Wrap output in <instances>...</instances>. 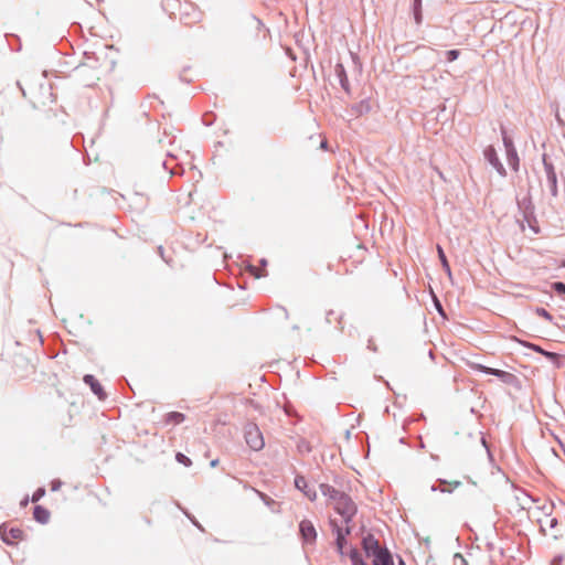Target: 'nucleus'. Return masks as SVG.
Masks as SVG:
<instances>
[{"label":"nucleus","mask_w":565,"mask_h":565,"mask_svg":"<svg viewBox=\"0 0 565 565\" xmlns=\"http://www.w3.org/2000/svg\"><path fill=\"white\" fill-rule=\"evenodd\" d=\"M333 503L334 510L343 518L344 523L349 524L358 511L356 504L350 495L344 492H342Z\"/></svg>","instance_id":"f257e3e1"},{"label":"nucleus","mask_w":565,"mask_h":565,"mask_svg":"<svg viewBox=\"0 0 565 565\" xmlns=\"http://www.w3.org/2000/svg\"><path fill=\"white\" fill-rule=\"evenodd\" d=\"M244 435H245V441L252 450L258 451L264 448L265 443H264L263 434L256 424H254V423L246 424V426L244 428Z\"/></svg>","instance_id":"f03ea898"},{"label":"nucleus","mask_w":565,"mask_h":565,"mask_svg":"<svg viewBox=\"0 0 565 565\" xmlns=\"http://www.w3.org/2000/svg\"><path fill=\"white\" fill-rule=\"evenodd\" d=\"M470 367L475 371L493 375L505 384H513L516 381V376L514 374L503 370L489 367L480 363H471Z\"/></svg>","instance_id":"7ed1b4c3"},{"label":"nucleus","mask_w":565,"mask_h":565,"mask_svg":"<svg viewBox=\"0 0 565 565\" xmlns=\"http://www.w3.org/2000/svg\"><path fill=\"white\" fill-rule=\"evenodd\" d=\"M544 171L546 174V181L550 186V192L553 198L558 195V186H557V174L554 168V164L548 161L547 156L543 154L542 158Z\"/></svg>","instance_id":"20e7f679"},{"label":"nucleus","mask_w":565,"mask_h":565,"mask_svg":"<svg viewBox=\"0 0 565 565\" xmlns=\"http://www.w3.org/2000/svg\"><path fill=\"white\" fill-rule=\"evenodd\" d=\"M0 537L7 545H13L15 541L24 539V532L19 527H10L8 523L0 525Z\"/></svg>","instance_id":"39448f33"},{"label":"nucleus","mask_w":565,"mask_h":565,"mask_svg":"<svg viewBox=\"0 0 565 565\" xmlns=\"http://www.w3.org/2000/svg\"><path fill=\"white\" fill-rule=\"evenodd\" d=\"M484 159L494 168V170L498 172L501 177H507V170L504 166L502 164L497 150L493 146H488L483 150Z\"/></svg>","instance_id":"423d86ee"},{"label":"nucleus","mask_w":565,"mask_h":565,"mask_svg":"<svg viewBox=\"0 0 565 565\" xmlns=\"http://www.w3.org/2000/svg\"><path fill=\"white\" fill-rule=\"evenodd\" d=\"M299 534L305 544H313L317 540V531L315 525L309 520H302L299 523Z\"/></svg>","instance_id":"0eeeda50"},{"label":"nucleus","mask_w":565,"mask_h":565,"mask_svg":"<svg viewBox=\"0 0 565 565\" xmlns=\"http://www.w3.org/2000/svg\"><path fill=\"white\" fill-rule=\"evenodd\" d=\"M362 548L367 557L382 551L385 546H382L377 539L372 533H367L362 539Z\"/></svg>","instance_id":"6e6552de"},{"label":"nucleus","mask_w":565,"mask_h":565,"mask_svg":"<svg viewBox=\"0 0 565 565\" xmlns=\"http://www.w3.org/2000/svg\"><path fill=\"white\" fill-rule=\"evenodd\" d=\"M295 487L301 491L310 501H315L317 499V491L309 487L303 476L297 475L295 477Z\"/></svg>","instance_id":"1a4fd4ad"},{"label":"nucleus","mask_w":565,"mask_h":565,"mask_svg":"<svg viewBox=\"0 0 565 565\" xmlns=\"http://www.w3.org/2000/svg\"><path fill=\"white\" fill-rule=\"evenodd\" d=\"M85 384H87L92 392L100 399L104 401L107 397L102 384L97 381V379L92 374H86L83 377Z\"/></svg>","instance_id":"9d476101"},{"label":"nucleus","mask_w":565,"mask_h":565,"mask_svg":"<svg viewBox=\"0 0 565 565\" xmlns=\"http://www.w3.org/2000/svg\"><path fill=\"white\" fill-rule=\"evenodd\" d=\"M518 206L522 211L523 218L531 224V220L534 218V205L531 201V198H523L522 200L518 201Z\"/></svg>","instance_id":"9b49d317"},{"label":"nucleus","mask_w":565,"mask_h":565,"mask_svg":"<svg viewBox=\"0 0 565 565\" xmlns=\"http://www.w3.org/2000/svg\"><path fill=\"white\" fill-rule=\"evenodd\" d=\"M334 74L340 83V86L342 87V89L347 93V94H350L351 93V87H350V83H349V78H348V75H347V71L343 66L342 63H337L335 66H334Z\"/></svg>","instance_id":"f8f14e48"},{"label":"nucleus","mask_w":565,"mask_h":565,"mask_svg":"<svg viewBox=\"0 0 565 565\" xmlns=\"http://www.w3.org/2000/svg\"><path fill=\"white\" fill-rule=\"evenodd\" d=\"M373 565H394L392 553L387 547L371 556Z\"/></svg>","instance_id":"ddd939ff"},{"label":"nucleus","mask_w":565,"mask_h":565,"mask_svg":"<svg viewBox=\"0 0 565 565\" xmlns=\"http://www.w3.org/2000/svg\"><path fill=\"white\" fill-rule=\"evenodd\" d=\"M33 518L36 522L46 524L50 521V511L42 505H35L33 509Z\"/></svg>","instance_id":"4468645a"},{"label":"nucleus","mask_w":565,"mask_h":565,"mask_svg":"<svg viewBox=\"0 0 565 565\" xmlns=\"http://www.w3.org/2000/svg\"><path fill=\"white\" fill-rule=\"evenodd\" d=\"M526 347L529 349H531L532 351L534 352H537L540 354H542L543 356H545L547 360L554 362V363H557L558 360H559V355L555 352H550V351H546L544 350L543 348H541L540 345L537 344H534V343H529L526 344Z\"/></svg>","instance_id":"2eb2a0df"},{"label":"nucleus","mask_w":565,"mask_h":565,"mask_svg":"<svg viewBox=\"0 0 565 565\" xmlns=\"http://www.w3.org/2000/svg\"><path fill=\"white\" fill-rule=\"evenodd\" d=\"M370 110H371V106H370L369 100H366V99L361 100L358 104H354L350 109L351 114L356 117L367 114Z\"/></svg>","instance_id":"dca6fc26"},{"label":"nucleus","mask_w":565,"mask_h":565,"mask_svg":"<svg viewBox=\"0 0 565 565\" xmlns=\"http://www.w3.org/2000/svg\"><path fill=\"white\" fill-rule=\"evenodd\" d=\"M319 489L324 497H328L332 502L338 499L342 491L337 490L330 484L320 483Z\"/></svg>","instance_id":"f3484780"},{"label":"nucleus","mask_w":565,"mask_h":565,"mask_svg":"<svg viewBox=\"0 0 565 565\" xmlns=\"http://www.w3.org/2000/svg\"><path fill=\"white\" fill-rule=\"evenodd\" d=\"M437 482L440 483V484H448V486H450V488H445V487L444 488H439L436 484H433L431 488H430V490L433 492L440 491L443 493H446V492L447 493H451L455 488H458L461 484L460 481L448 482L445 479H438Z\"/></svg>","instance_id":"a211bd4d"},{"label":"nucleus","mask_w":565,"mask_h":565,"mask_svg":"<svg viewBox=\"0 0 565 565\" xmlns=\"http://www.w3.org/2000/svg\"><path fill=\"white\" fill-rule=\"evenodd\" d=\"M185 419V415L180 412H170L166 415L164 422L166 424L179 425L183 423Z\"/></svg>","instance_id":"6ab92c4d"},{"label":"nucleus","mask_w":565,"mask_h":565,"mask_svg":"<svg viewBox=\"0 0 565 565\" xmlns=\"http://www.w3.org/2000/svg\"><path fill=\"white\" fill-rule=\"evenodd\" d=\"M507 161L508 164L514 170L518 171L520 167V159L516 149L515 150H509L507 152Z\"/></svg>","instance_id":"aec40b11"},{"label":"nucleus","mask_w":565,"mask_h":565,"mask_svg":"<svg viewBox=\"0 0 565 565\" xmlns=\"http://www.w3.org/2000/svg\"><path fill=\"white\" fill-rule=\"evenodd\" d=\"M413 13H414V20H415L416 24H420L423 21L422 0L413 1Z\"/></svg>","instance_id":"412c9836"},{"label":"nucleus","mask_w":565,"mask_h":565,"mask_svg":"<svg viewBox=\"0 0 565 565\" xmlns=\"http://www.w3.org/2000/svg\"><path fill=\"white\" fill-rule=\"evenodd\" d=\"M349 557L351 559L352 565H367L363 561V558L356 547H352L350 550Z\"/></svg>","instance_id":"4be33fe9"},{"label":"nucleus","mask_w":565,"mask_h":565,"mask_svg":"<svg viewBox=\"0 0 565 565\" xmlns=\"http://www.w3.org/2000/svg\"><path fill=\"white\" fill-rule=\"evenodd\" d=\"M296 448L300 455H307L312 450L310 443L305 438H300L297 441Z\"/></svg>","instance_id":"5701e85b"},{"label":"nucleus","mask_w":565,"mask_h":565,"mask_svg":"<svg viewBox=\"0 0 565 565\" xmlns=\"http://www.w3.org/2000/svg\"><path fill=\"white\" fill-rule=\"evenodd\" d=\"M437 249H438V257H439L440 263L443 265V269L450 277L451 276V269H450V265H449V263L447 260L446 254H445L444 249L439 245L437 246Z\"/></svg>","instance_id":"b1692460"},{"label":"nucleus","mask_w":565,"mask_h":565,"mask_svg":"<svg viewBox=\"0 0 565 565\" xmlns=\"http://www.w3.org/2000/svg\"><path fill=\"white\" fill-rule=\"evenodd\" d=\"M501 135H502V141L505 148V152L509 150H515L514 143L512 138H510L507 134V130L504 127H501Z\"/></svg>","instance_id":"393cba45"},{"label":"nucleus","mask_w":565,"mask_h":565,"mask_svg":"<svg viewBox=\"0 0 565 565\" xmlns=\"http://www.w3.org/2000/svg\"><path fill=\"white\" fill-rule=\"evenodd\" d=\"M535 313L550 322L553 321V316L543 307H536Z\"/></svg>","instance_id":"a878e982"},{"label":"nucleus","mask_w":565,"mask_h":565,"mask_svg":"<svg viewBox=\"0 0 565 565\" xmlns=\"http://www.w3.org/2000/svg\"><path fill=\"white\" fill-rule=\"evenodd\" d=\"M175 459L178 462H180L186 467H190L192 465L191 459L182 452H177Z\"/></svg>","instance_id":"bb28decb"},{"label":"nucleus","mask_w":565,"mask_h":565,"mask_svg":"<svg viewBox=\"0 0 565 565\" xmlns=\"http://www.w3.org/2000/svg\"><path fill=\"white\" fill-rule=\"evenodd\" d=\"M552 289L557 295H565V282H563V281H555V282L552 284Z\"/></svg>","instance_id":"cd10ccee"},{"label":"nucleus","mask_w":565,"mask_h":565,"mask_svg":"<svg viewBox=\"0 0 565 565\" xmlns=\"http://www.w3.org/2000/svg\"><path fill=\"white\" fill-rule=\"evenodd\" d=\"M44 495H45V489H44L43 487H40V488H38V489L34 491V493H33V495H32L31 500H32V502H38V501H40Z\"/></svg>","instance_id":"c85d7f7f"},{"label":"nucleus","mask_w":565,"mask_h":565,"mask_svg":"<svg viewBox=\"0 0 565 565\" xmlns=\"http://www.w3.org/2000/svg\"><path fill=\"white\" fill-rule=\"evenodd\" d=\"M460 55V51L459 50H449L446 52V58L448 62H454L456 61Z\"/></svg>","instance_id":"c756f323"},{"label":"nucleus","mask_w":565,"mask_h":565,"mask_svg":"<svg viewBox=\"0 0 565 565\" xmlns=\"http://www.w3.org/2000/svg\"><path fill=\"white\" fill-rule=\"evenodd\" d=\"M259 498L263 500V502L267 505V507H271L274 504H276L275 500L271 499L270 497H268L267 494L263 493V492H259L257 491Z\"/></svg>","instance_id":"7c9ffc66"},{"label":"nucleus","mask_w":565,"mask_h":565,"mask_svg":"<svg viewBox=\"0 0 565 565\" xmlns=\"http://www.w3.org/2000/svg\"><path fill=\"white\" fill-rule=\"evenodd\" d=\"M330 525L332 526V531L335 534V537H338V535H343V527L339 526L337 521L331 520Z\"/></svg>","instance_id":"2f4dec72"},{"label":"nucleus","mask_w":565,"mask_h":565,"mask_svg":"<svg viewBox=\"0 0 565 565\" xmlns=\"http://www.w3.org/2000/svg\"><path fill=\"white\" fill-rule=\"evenodd\" d=\"M558 524V521L556 518H550L546 520V526L550 529V530H553L556 527V525Z\"/></svg>","instance_id":"473e14b6"},{"label":"nucleus","mask_w":565,"mask_h":565,"mask_svg":"<svg viewBox=\"0 0 565 565\" xmlns=\"http://www.w3.org/2000/svg\"><path fill=\"white\" fill-rule=\"evenodd\" d=\"M347 543L348 541L345 536L338 535V537H335V546H345Z\"/></svg>","instance_id":"72a5a7b5"},{"label":"nucleus","mask_w":565,"mask_h":565,"mask_svg":"<svg viewBox=\"0 0 565 565\" xmlns=\"http://www.w3.org/2000/svg\"><path fill=\"white\" fill-rule=\"evenodd\" d=\"M62 486V481L58 480V479H55L51 482V490L52 491H57Z\"/></svg>","instance_id":"f704fd0d"},{"label":"nucleus","mask_w":565,"mask_h":565,"mask_svg":"<svg viewBox=\"0 0 565 565\" xmlns=\"http://www.w3.org/2000/svg\"><path fill=\"white\" fill-rule=\"evenodd\" d=\"M198 18H199V13H196V12H195V13H194V19H193V20L188 21L186 17H183V15L180 18V20H181V22H182L183 24L188 25V24H191V23L195 22V21L198 20Z\"/></svg>","instance_id":"c9c22d12"},{"label":"nucleus","mask_w":565,"mask_h":565,"mask_svg":"<svg viewBox=\"0 0 565 565\" xmlns=\"http://www.w3.org/2000/svg\"><path fill=\"white\" fill-rule=\"evenodd\" d=\"M367 349H369V350H371V351H373V352H376V351H377V348H376V345H375V343H374V340H373L372 338H371V339H369V341H367Z\"/></svg>","instance_id":"e433bc0d"},{"label":"nucleus","mask_w":565,"mask_h":565,"mask_svg":"<svg viewBox=\"0 0 565 565\" xmlns=\"http://www.w3.org/2000/svg\"><path fill=\"white\" fill-rule=\"evenodd\" d=\"M352 532V527L350 526V523L345 525V527L343 529V536H348L350 535Z\"/></svg>","instance_id":"4c0bfd02"},{"label":"nucleus","mask_w":565,"mask_h":565,"mask_svg":"<svg viewBox=\"0 0 565 565\" xmlns=\"http://www.w3.org/2000/svg\"><path fill=\"white\" fill-rule=\"evenodd\" d=\"M162 167L166 169V170H169L171 174H177L179 173L175 169H169L168 166H167V161H163L162 162Z\"/></svg>","instance_id":"58836bf2"},{"label":"nucleus","mask_w":565,"mask_h":565,"mask_svg":"<svg viewBox=\"0 0 565 565\" xmlns=\"http://www.w3.org/2000/svg\"><path fill=\"white\" fill-rule=\"evenodd\" d=\"M436 308H437L438 312H439L441 316H444V309H443V306H441V303H440L438 300H436Z\"/></svg>","instance_id":"ea45409f"},{"label":"nucleus","mask_w":565,"mask_h":565,"mask_svg":"<svg viewBox=\"0 0 565 565\" xmlns=\"http://www.w3.org/2000/svg\"><path fill=\"white\" fill-rule=\"evenodd\" d=\"M333 315H334V311H333V310H329V311L327 312V317H326L327 322H329V323L331 322V319H332V316H333Z\"/></svg>","instance_id":"a19ab883"},{"label":"nucleus","mask_w":565,"mask_h":565,"mask_svg":"<svg viewBox=\"0 0 565 565\" xmlns=\"http://www.w3.org/2000/svg\"><path fill=\"white\" fill-rule=\"evenodd\" d=\"M252 273L255 277L260 278L264 274L259 273L257 268L253 267Z\"/></svg>","instance_id":"79ce46f5"},{"label":"nucleus","mask_w":565,"mask_h":565,"mask_svg":"<svg viewBox=\"0 0 565 565\" xmlns=\"http://www.w3.org/2000/svg\"><path fill=\"white\" fill-rule=\"evenodd\" d=\"M29 503V497H25L22 499V501L20 502L21 507H26Z\"/></svg>","instance_id":"37998d69"},{"label":"nucleus","mask_w":565,"mask_h":565,"mask_svg":"<svg viewBox=\"0 0 565 565\" xmlns=\"http://www.w3.org/2000/svg\"><path fill=\"white\" fill-rule=\"evenodd\" d=\"M337 551L341 556L344 555V546H337Z\"/></svg>","instance_id":"c03bdc74"},{"label":"nucleus","mask_w":565,"mask_h":565,"mask_svg":"<svg viewBox=\"0 0 565 565\" xmlns=\"http://www.w3.org/2000/svg\"><path fill=\"white\" fill-rule=\"evenodd\" d=\"M217 465H218V459H213V460L210 462V466H211L212 468H215Z\"/></svg>","instance_id":"a18cd8bd"},{"label":"nucleus","mask_w":565,"mask_h":565,"mask_svg":"<svg viewBox=\"0 0 565 565\" xmlns=\"http://www.w3.org/2000/svg\"><path fill=\"white\" fill-rule=\"evenodd\" d=\"M556 120L559 125L565 126V122L563 121L558 114L556 115Z\"/></svg>","instance_id":"49530a36"},{"label":"nucleus","mask_w":565,"mask_h":565,"mask_svg":"<svg viewBox=\"0 0 565 565\" xmlns=\"http://www.w3.org/2000/svg\"><path fill=\"white\" fill-rule=\"evenodd\" d=\"M481 441H482L483 446L486 447L488 454L490 455V450H489L487 441H486V439L483 437L481 438Z\"/></svg>","instance_id":"de8ad7c7"},{"label":"nucleus","mask_w":565,"mask_h":565,"mask_svg":"<svg viewBox=\"0 0 565 565\" xmlns=\"http://www.w3.org/2000/svg\"><path fill=\"white\" fill-rule=\"evenodd\" d=\"M320 147H321L322 149H327V148H328V142H327L326 140L321 141Z\"/></svg>","instance_id":"09e8293b"},{"label":"nucleus","mask_w":565,"mask_h":565,"mask_svg":"<svg viewBox=\"0 0 565 565\" xmlns=\"http://www.w3.org/2000/svg\"><path fill=\"white\" fill-rule=\"evenodd\" d=\"M260 264H262L263 266H266V265H267V260H266V259H262V260H260Z\"/></svg>","instance_id":"8fccbe9b"},{"label":"nucleus","mask_w":565,"mask_h":565,"mask_svg":"<svg viewBox=\"0 0 565 565\" xmlns=\"http://www.w3.org/2000/svg\"><path fill=\"white\" fill-rule=\"evenodd\" d=\"M168 1H169V0H164V1L162 2V7H163V9H164L166 11H167L166 3H167Z\"/></svg>","instance_id":"3c124183"},{"label":"nucleus","mask_w":565,"mask_h":565,"mask_svg":"<svg viewBox=\"0 0 565 565\" xmlns=\"http://www.w3.org/2000/svg\"><path fill=\"white\" fill-rule=\"evenodd\" d=\"M398 565H406V564L402 558H399Z\"/></svg>","instance_id":"603ef678"},{"label":"nucleus","mask_w":565,"mask_h":565,"mask_svg":"<svg viewBox=\"0 0 565 565\" xmlns=\"http://www.w3.org/2000/svg\"><path fill=\"white\" fill-rule=\"evenodd\" d=\"M192 521H193L194 525H196L198 527L201 529L200 524L196 521H194V520H192Z\"/></svg>","instance_id":"864d4df0"},{"label":"nucleus","mask_w":565,"mask_h":565,"mask_svg":"<svg viewBox=\"0 0 565 565\" xmlns=\"http://www.w3.org/2000/svg\"><path fill=\"white\" fill-rule=\"evenodd\" d=\"M203 120H205V118H204ZM204 124H205L206 126H210V125H211V122H207V121H204Z\"/></svg>","instance_id":"5fc2aeb1"},{"label":"nucleus","mask_w":565,"mask_h":565,"mask_svg":"<svg viewBox=\"0 0 565 565\" xmlns=\"http://www.w3.org/2000/svg\"><path fill=\"white\" fill-rule=\"evenodd\" d=\"M338 320H339V324H340V323H341V320H342V317H341V316H339Z\"/></svg>","instance_id":"6e6d98bb"},{"label":"nucleus","mask_w":565,"mask_h":565,"mask_svg":"<svg viewBox=\"0 0 565 565\" xmlns=\"http://www.w3.org/2000/svg\"><path fill=\"white\" fill-rule=\"evenodd\" d=\"M561 266L565 268V260L562 262Z\"/></svg>","instance_id":"4d7b16f0"}]
</instances>
